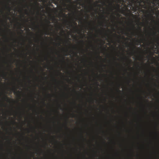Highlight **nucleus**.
Masks as SVG:
<instances>
[{
    "mask_svg": "<svg viewBox=\"0 0 159 159\" xmlns=\"http://www.w3.org/2000/svg\"><path fill=\"white\" fill-rule=\"evenodd\" d=\"M60 74H62V73H60Z\"/></svg>",
    "mask_w": 159,
    "mask_h": 159,
    "instance_id": "a19ab883",
    "label": "nucleus"
},
{
    "mask_svg": "<svg viewBox=\"0 0 159 159\" xmlns=\"http://www.w3.org/2000/svg\"><path fill=\"white\" fill-rule=\"evenodd\" d=\"M81 42H82V43H84V42H83V41H81Z\"/></svg>",
    "mask_w": 159,
    "mask_h": 159,
    "instance_id": "7c9ffc66",
    "label": "nucleus"
},
{
    "mask_svg": "<svg viewBox=\"0 0 159 159\" xmlns=\"http://www.w3.org/2000/svg\"><path fill=\"white\" fill-rule=\"evenodd\" d=\"M3 75H5L4 74V73H3Z\"/></svg>",
    "mask_w": 159,
    "mask_h": 159,
    "instance_id": "58836bf2",
    "label": "nucleus"
},
{
    "mask_svg": "<svg viewBox=\"0 0 159 159\" xmlns=\"http://www.w3.org/2000/svg\"><path fill=\"white\" fill-rule=\"evenodd\" d=\"M118 91H119L120 92V90H118Z\"/></svg>",
    "mask_w": 159,
    "mask_h": 159,
    "instance_id": "2f4dec72",
    "label": "nucleus"
},
{
    "mask_svg": "<svg viewBox=\"0 0 159 159\" xmlns=\"http://www.w3.org/2000/svg\"><path fill=\"white\" fill-rule=\"evenodd\" d=\"M7 8L8 9H9V11H10V7L9 6H8V7H7Z\"/></svg>",
    "mask_w": 159,
    "mask_h": 159,
    "instance_id": "1a4fd4ad",
    "label": "nucleus"
},
{
    "mask_svg": "<svg viewBox=\"0 0 159 159\" xmlns=\"http://www.w3.org/2000/svg\"><path fill=\"white\" fill-rule=\"evenodd\" d=\"M62 32H64V31L63 30H62Z\"/></svg>",
    "mask_w": 159,
    "mask_h": 159,
    "instance_id": "c9c22d12",
    "label": "nucleus"
},
{
    "mask_svg": "<svg viewBox=\"0 0 159 159\" xmlns=\"http://www.w3.org/2000/svg\"><path fill=\"white\" fill-rule=\"evenodd\" d=\"M133 28H135V27H134V26H133Z\"/></svg>",
    "mask_w": 159,
    "mask_h": 159,
    "instance_id": "f704fd0d",
    "label": "nucleus"
},
{
    "mask_svg": "<svg viewBox=\"0 0 159 159\" xmlns=\"http://www.w3.org/2000/svg\"><path fill=\"white\" fill-rule=\"evenodd\" d=\"M132 33L133 34H134V33Z\"/></svg>",
    "mask_w": 159,
    "mask_h": 159,
    "instance_id": "c03bdc74",
    "label": "nucleus"
},
{
    "mask_svg": "<svg viewBox=\"0 0 159 159\" xmlns=\"http://www.w3.org/2000/svg\"><path fill=\"white\" fill-rule=\"evenodd\" d=\"M93 2V1H92L91 0H90V3H91V2Z\"/></svg>",
    "mask_w": 159,
    "mask_h": 159,
    "instance_id": "4468645a",
    "label": "nucleus"
},
{
    "mask_svg": "<svg viewBox=\"0 0 159 159\" xmlns=\"http://www.w3.org/2000/svg\"><path fill=\"white\" fill-rule=\"evenodd\" d=\"M118 1H119L120 2H121L122 1H123V0H118Z\"/></svg>",
    "mask_w": 159,
    "mask_h": 159,
    "instance_id": "f3484780",
    "label": "nucleus"
},
{
    "mask_svg": "<svg viewBox=\"0 0 159 159\" xmlns=\"http://www.w3.org/2000/svg\"><path fill=\"white\" fill-rule=\"evenodd\" d=\"M152 16V14H149L148 15V16Z\"/></svg>",
    "mask_w": 159,
    "mask_h": 159,
    "instance_id": "9d476101",
    "label": "nucleus"
},
{
    "mask_svg": "<svg viewBox=\"0 0 159 159\" xmlns=\"http://www.w3.org/2000/svg\"><path fill=\"white\" fill-rule=\"evenodd\" d=\"M98 1H96V2L95 3H94V4L96 5H97V4H98Z\"/></svg>",
    "mask_w": 159,
    "mask_h": 159,
    "instance_id": "0eeeda50",
    "label": "nucleus"
},
{
    "mask_svg": "<svg viewBox=\"0 0 159 159\" xmlns=\"http://www.w3.org/2000/svg\"><path fill=\"white\" fill-rule=\"evenodd\" d=\"M4 98L5 99H7L8 102H9L11 101V99L8 98L7 96L5 95H4Z\"/></svg>",
    "mask_w": 159,
    "mask_h": 159,
    "instance_id": "f257e3e1",
    "label": "nucleus"
},
{
    "mask_svg": "<svg viewBox=\"0 0 159 159\" xmlns=\"http://www.w3.org/2000/svg\"><path fill=\"white\" fill-rule=\"evenodd\" d=\"M141 2H142V1H141V2H140L139 3V6H141V7H142L143 8H144L146 9V7L144 6L143 5H141Z\"/></svg>",
    "mask_w": 159,
    "mask_h": 159,
    "instance_id": "7ed1b4c3",
    "label": "nucleus"
},
{
    "mask_svg": "<svg viewBox=\"0 0 159 159\" xmlns=\"http://www.w3.org/2000/svg\"><path fill=\"white\" fill-rule=\"evenodd\" d=\"M111 6H112V3H111Z\"/></svg>",
    "mask_w": 159,
    "mask_h": 159,
    "instance_id": "4be33fe9",
    "label": "nucleus"
},
{
    "mask_svg": "<svg viewBox=\"0 0 159 159\" xmlns=\"http://www.w3.org/2000/svg\"><path fill=\"white\" fill-rule=\"evenodd\" d=\"M154 35H156V32L154 33Z\"/></svg>",
    "mask_w": 159,
    "mask_h": 159,
    "instance_id": "a211bd4d",
    "label": "nucleus"
},
{
    "mask_svg": "<svg viewBox=\"0 0 159 159\" xmlns=\"http://www.w3.org/2000/svg\"><path fill=\"white\" fill-rule=\"evenodd\" d=\"M14 123H16V122L15 121H14Z\"/></svg>",
    "mask_w": 159,
    "mask_h": 159,
    "instance_id": "de8ad7c7",
    "label": "nucleus"
},
{
    "mask_svg": "<svg viewBox=\"0 0 159 159\" xmlns=\"http://www.w3.org/2000/svg\"><path fill=\"white\" fill-rule=\"evenodd\" d=\"M60 44H60V43H59V45H60Z\"/></svg>",
    "mask_w": 159,
    "mask_h": 159,
    "instance_id": "e433bc0d",
    "label": "nucleus"
},
{
    "mask_svg": "<svg viewBox=\"0 0 159 159\" xmlns=\"http://www.w3.org/2000/svg\"><path fill=\"white\" fill-rule=\"evenodd\" d=\"M35 5L36 6H37V5H39V4L38 3H37V2H36L35 3Z\"/></svg>",
    "mask_w": 159,
    "mask_h": 159,
    "instance_id": "423d86ee",
    "label": "nucleus"
},
{
    "mask_svg": "<svg viewBox=\"0 0 159 159\" xmlns=\"http://www.w3.org/2000/svg\"><path fill=\"white\" fill-rule=\"evenodd\" d=\"M66 128L68 129V128H67V127L66 126Z\"/></svg>",
    "mask_w": 159,
    "mask_h": 159,
    "instance_id": "cd10ccee",
    "label": "nucleus"
},
{
    "mask_svg": "<svg viewBox=\"0 0 159 159\" xmlns=\"http://www.w3.org/2000/svg\"><path fill=\"white\" fill-rule=\"evenodd\" d=\"M103 16V17L104 18H105V17H104V16Z\"/></svg>",
    "mask_w": 159,
    "mask_h": 159,
    "instance_id": "c756f323",
    "label": "nucleus"
},
{
    "mask_svg": "<svg viewBox=\"0 0 159 159\" xmlns=\"http://www.w3.org/2000/svg\"><path fill=\"white\" fill-rule=\"evenodd\" d=\"M149 52L151 56H152L154 54L153 53L151 52L150 51H149Z\"/></svg>",
    "mask_w": 159,
    "mask_h": 159,
    "instance_id": "39448f33",
    "label": "nucleus"
},
{
    "mask_svg": "<svg viewBox=\"0 0 159 159\" xmlns=\"http://www.w3.org/2000/svg\"><path fill=\"white\" fill-rule=\"evenodd\" d=\"M139 30H140V32H141V31H142V30H141V27H140V28H139Z\"/></svg>",
    "mask_w": 159,
    "mask_h": 159,
    "instance_id": "f8f14e48",
    "label": "nucleus"
},
{
    "mask_svg": "<svg viewBox=\"0 0 159 159\" xmlns=\"http://www.w3.org/2000/svg\"><path fill=\"white\" fill-rule=\"evenodd\" d=\"M68 2H71V0H68Z\"/></svg>",
    "mask_w": 159,
    "mask_h": 159,
    "instance_id": "9b49d317",
    "label": "nucleus"
},
{
    "mask_svg": "<svg viewBox=\"0 0 159 159\" xmlns=\"http://www.w3.org/2000/svg\"><path fill=\"white\" fill-rule=\"evenodd\" d=\"M21 31H22V32L23 33V31L22 30H21Z\"/></svg>",
    "mask_w": 159,
    "mask_h": 159,
    "instance_id": "4c0bfd02",
    "label": "nucleus"
},
{
    "mask_svg": "<svg viewBox=\"0 0 159 159\" xmlns=\"http://www.w3.org/2000/svg\"><path fill=\"white\" fill-rule=\"evenodd\" d=\"M26 6L27 7H28V6H27V5L26 4Z\"/></svg>",
    "mask_w": 159,
    "mask_h": 159,
    "instance_id": "a878e982",
    "label": "nucleus"
},
{
    "mask_svg": "<svg viewBox=\"0 0 159 159\" xmlns=\"http://www.w3.org/2000/svg\"><path fill=\"white\" fill-rule=\"evenodd\" d=\"M131 15H132V16H134V15H133V14H131Z\"/></svg>",
    "mask_w": 159,
    "mask_h": 159,
    "instance_id": "c85d7f7f",
    "label": "nucleus"
},
{
    "mask_svg": "<svg viewBox=\"0 0 159 159\" xmlns=\"http://www.w3.org/2000/svg\"><path fill=\"white\" fill-rule=\"evenodd\" d=\"M72 117H74V116H75V114H72Z\"/></svg>",
    "mask_w": 159,
    "mask_h": 159,
    "instance_id": "ddd939ff",
    "label": "nucleus"
},
{
    "mask_svg": "<svg viewBox=\"0 0 159 159\" xmlns=\"http://www.w3.org/2000/svg\"><path fill=\"white\" fill-rule=\"evenodd\" d=\"M139 7L138 6H137L136 7H133V9H134V11L135 12L136 11H137V8H139Z\"/></svg>",
    "mask_w": 159,
    "mask_h": 159,
    "instance_id": "20e7f679",
    "label": "nucleus"
},
{
    "mask_svg": "<svg viewBox=\"0 0 159 159\" xmlns=\"http://www.w3.org/2000/svg\"><path fill=\"white\" fill-rule=\"evenodd\" d=\"M50 21H48V24H50Z\"/></svg>",
    "mask_w": 159,
    "mask_h": 159,
    "instance_id": "412c9836",
    "label": "nucleus"
},
{
    "mask_svg": "<svg viewBox=\"0 0 159 159\" xmlns=\"http://www.w3.org/2000/svg\"><path fill=\"white\" fill-rule=\"evenodd\" d=\"M78 54V53H76V55L78 56V54Z\"/></svg>",
    "mask_w": 159,
    "mask_h": 159,
    "instance_id": "393cba45",
    "label": "nucleus"
},
{
    "mask_svg": "<svg viewBox=\"0 0 159 159\" xmlns=\"http://www.w3.org/2000/svg\"><path fill=\"white\" fill-rule=\"evenodd\" d=\"M58 39L60 40H61V39L59 37H58Z\"/></svg>",
    "mask_w": 159,
    "mask_h": 159,
    "instance_id": "aec40b11",
    "label": "nucleus"
},
{
    "mask_svg": "<svg viewBox=\"0 0 159 159\" xmlns=\"http://www.w3.org/2000/svg\"><path fill=\"white\" fill-rule=\"evenodd\" d=\"M98 57H100V58H101V57H100V56L99 55H98Z\"/></svg>",
    "mask_w": 159,
    "mask_h": 159,
    "instance_id": "b1692460",
    "label": "nucleus"
},
{
    "mask_svg": "<svg viewBox=\"0 0 159 159\" xmlns=\"http://www.w3.org/2000/svg\"><path fill=\"white\" fill-rule=\"evenodd\" d=\"M137 42H138L139 43H141V40H137Z\"/></svg>",
    "mask_w": 159,
    "mask_h": 159,
    "instance_id": "6e6552de",
    "label": "nucleus"
},
{
    "mask_svg": "<svg viewBox=\"0 0 159 159\" xmlns=\"http://www.w3.org/2000/svg\"><path fill=\"white\" fill-rule=\"evenodd\" d=\"M82 137L83 138V139H84V138L83 137V136H82Z\"/></svg>",
    "mask_w": 159,
    "mask_h": 159,
    "instance_id": "72a5a7b5",
    "label": "nucleus"
},
{
    "mask_svg": "<svg viewBox=\"0 0 159 159\" xmlns=\"http://www.w3.org/2000/svg\"><path fill=\"white\" fill-rule=\"evenodd\" d=\"M64 57H63V59L64 61Z\"/></svg>",
    "mask_w": 159,
    "mask_h": 159,
    "instance_id": "bb28decb",
    "label": "nucleus"
},
{
    "mask_svg": "<svg viewBox=\"0 0 159 159\" xmlns=\"http://www.w3.org/2000/svg\"><path fill=\"white\" fill-rule=\"evenodd\" d=\"M74 91H75V92H76L75 90H74Z\"/></svg>",
    "mask_w": 159,
    "mask_h": 159,
    "instance_id": "a18cd8bd",
    "label": "nucleus"
},
{
    "mask_svg": "<svg viewBox=\"0 0 159 159\" xmlns=\"http://www.w3.org/2000/svg\"><path fill=\"white\" fill-rule=\"evenodd\" d=\"M75 24H76V25H77V23H75Z\"/></svg>",
    "mask_w": 159,
    "mask_h": 159,
    "instance_id": "79ce46f5",
    "label": "nucleus"
},
{
    "mask_svg": "<svg viewBox=\"0 0 159 159\" xmlns=\"http://www.w3.org/2000/svg\"><path fill=\"white\" fill-rule=\"evenodd\" d=\"M154 70H155L156 71V70L154 69Z\"/></svg>",
    "mask_w": 159,
    "mask_h": 159,
    "instance_id": "37998d69",
    "label": "nucleus"
},
{
    "mask_svg": "<svg viewBox=\"0 0 159 159\" xmlns=\"http://www.w3.org/2000/svg\"><path fill=\"white\" fill-rule=\"evenodd\" d=\"M9 18H10L8 16V19H9Z\"/></svg>",
    "mask_w": 159,
    "mask_h": 159,
    "instance_id": "ea45409f",
    "label": "nucleus"
},
{
    "mask_svg": "<svg viewBox=\"0 0 159 159\" xmlns=\"http://www.w3.org/2000/svg\"><path fill=\"white\" fill-rule=\"evenodd\" d=\"M155 9V10H157L158 8L157 7H156Z\"/></svg>",
    "mask_w": 159,
    "mask_h": 159,
    "instance_id": "6ab92c4d",
    "label": "nucleus"
},
{
    "mask_svg": "<svg viewBox=\"0 0 159 159\" xmlns=\"http://www.w3.org/2000/svg\"><path fill=\"white\" fill-rule=\"evenodd\" d=\"M68 55L67 54H66L65 55L66 56H67Z\"/></svg>",
    "mask_w": 159,
    "mask_h": 159,
    "instance_id": "dca6fc26",
    "label": "nucleus"
},
{
    "mask_svg": "<svg viewBox=\"0 0 159 159\" xmlns=\"http://www.w3.org/2000/svg\"><path fill=\"white\" fill-rule=\"evenodd\" d=\"M117 6L118 7H120V5L118 4H117Z\"/></svg>",
    "mask_w": 159,
    "mask_h": 159,
    "instance_id": "2eb2a0df",
    "label": "nucleus"
},
{
    "mask_svg": "<svg viewBox=\"0 0 159 159\" xmlns=\"http://www.w3.org/2000/svg\"><path fill=\"white\" fill-rule=\"evenodd\" d=\"M113 17H114V18H116V17H115V16H113Z\"/></svg>",
    "mask_w": 159,
    "mask_h": 159,
    "instance_id": "473e14b6",
    "label": "nucleus"
},
{
    "mask_svg": "<svg viewBox=\"0 0 159 159\" xmlns=\"http://www.w3.org/2000/svg\"><path fill=\"white\" fill-rule=\"evenodd\" d=\"M13 90L14 91V94L15 95L17 94H19L20 93V92L19 91H16V89L14 88L13 89Z\"/></svg>",
    "mask_w": 159,
    "mask_h": 159,
    "instance_id": "f03ea898",
    "label": "nucleus"
},
{
    "mask_svg": "<svg viewBox=\"0 0 159 159\" xmlns=\"http://www.w3.org/2000/svg\"><path fill=\"white\" fill-rule=\"evenodd\" d=\"M6 20L5 21V22L6 23Z\"/></svg>",
    "mask_w": 159,
    "mask_h": 159,
    "instance_id": "49530a36",
    "label": "nucleus"
},
{
    "mask_svg": "<svg viewBox=\"0 0 159 159\" xmlns=\"http://www.w3.org/2000/svg\"><path fill=\"white\" fill-rule=\"evenodd\" d=\"M68 42H69V41L68 40L66 41V42H67V43Z\"/></svg>",
    "mask_w": 159,
    "mask_h": 159,
    "instance_id": "5701e85b",
    "label": "nucleus"
}]
</instances>
